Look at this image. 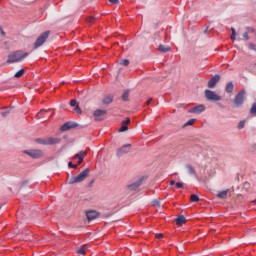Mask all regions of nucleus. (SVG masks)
I'll return each mask as SVG.
<instances>
[{"label": "nucleus", "mask_w": 256, "mask_h": 256, "mask_svg": "<svg viewBox=\"0 0 256 256\" xmlns=\"http://www.w3.org/2000/svg\"><path fill=\"white\" fill-rule=\"evenodd\" d=\"M29 54L23 51H14L10 55H8L7 63L8 64H14L21 62L23 59H26Z\"/></svg>", "instance_id": "f257e3e1"}, {"label": "nucleus", "mask_w": 256, "mask_h": 256, "mask_svg": "<svg viewBox=\"0 0 256 256\" xmlns=\"http://www.w3.org/2000/svg\"><path fill=\"white\" fill-rule=\"evenodd\" d=\"M89 174H90V170L85 169L79 175H77L76 177L69 178L68 184L73 185V184H77V183H80L82 181H85V179H87Z\"/></svg>", "instance_id": "f03ea898"}, {"label": "nucleus", "mask_w": 256, "mask_h": 256, "mask_svg": "<svg viewBox=\"0 0 256 256\" xmlns=\"http://www.w3.org/2000/svg\"><path fill=\"white\" fill-rule=\"evenodd\" d=\"M204 95L207 101H212V102L221 101V97L217 95L215 92H213L212 90H205Z\"/></svg>", "instance_id": "7ed1b4c3"}, {"label": "nucleus", "mask_w": 256, "mask_h": 256, "mask_svg": "<svg viewBox=\"0 0 256 256\" xmlns=\"http://www.w3.org/2000/svg\"><path fill=\"white\" fill-rule=\"evenodd\" d=\"M48 37H49V31H46L43 34H41L40 37H38V39H36V42H35L33 48L38 49L41 46H43V44L46 42Z\"/></svg>", "instance_id": "20e7f679"}, {"label": "nucleus", "mask_w": 256, "mask_h": 256, "mask_svg": "<svg viewBox=\"0 0 256 256\" xmlns=\"http://www.w3.org/2000/svg\"><path fill=\"white\" fill-rule=\"evenodd\" d=\"M244 102H245V91H241L234 98L235 108H240Z\"/></svg>", "instance_id": "39448f33"}, {"label": "nucleus", "mask_w": 256, "mask_h": 256, "mask_svg": "<svg viewBox=\"0 0 256 256\" xmlns=\"http://www.w3.org/2000/svg\"><path fill=\"white\" fill-rule=\"evenodd\" d=\"M129 152H131V144L122 145L121 148H118V150H116V156L121 157Z\"/></svg>", "instance_id": "423d86ee"}, {"label": "nucleus", "mask_w": 256, "mask_h": 256, "mask_svg": "<svg viewBox=\"0 0 256 256\" xmlns=\"http://www.w3.org/2000/svg\"><path fill=\"white\" fill-rule=\"evenodd\" d=\"M221 80V76L216 74L215 76L212 77L207 83L208 89H213L215 86H217V83Z\"/></svg>", "instance_id": "0eeeda50"}, {"label": "nucleus", "mask_w": 256, "mask_h": 256, "mask_svg": "<svg viewBox=\"0 0 256 256\" xmlns=\"http://www.w3.org/2000/svg\"><path fill=\"white\" fill-rule=\"evenodd\" d=\"M93 115L96 121H102L105 119V115H107V110H96Z\"/></svg>", "instance_id": "6e6552de"}, {"label": "nucleus", "mask_w": 256, "mask_h": 256, "mask_svg": "<svg viewBox=\"0 0 256 256\" xmlns=\"http://www.w3.org/2000/svg\"><path fill=\"white\" fill-rule=\"evenodd\" d=\"M25 154L32 157L33 159H40L41 157H43V152L41 150L25 151Z\"/></svg>", "instance_id": "1a4fd4ad"}, {"label": "nucleus", "mask_w": 256, "mask_h": 256, "mask_svg": "<svg viewBox=\"0 0 256 256\" xmlns=\"http://www.w3.org/2000/svg\"><path fill=\"white\" fill-rule=\"evenodd\" d=\"M79 127V124L76 122H66L61 126V131L65 132L74 128Z\"/></svg>", "instance_id": "9d476101"}, {"label": "nucleus", "mask_w": 256, "mask_h": 256, "mask_svg": "<svg viewBox=\"0 0 256 256\" xmlns=\"http://www.w3.org/2000/svg\"><path fill=\"white\" fill-rule=\"evenodd\" d=\"M206 110V107L203 104L198 105L195 108L188 110V113L201 114Z\"/></svg>", "instance_id": "9b49d317"}, {"label": "nucleus", "mask_w": 256, "mask_h": 256, "mask_svg": "<svg viewBox=\"0 0 256 256\" xmlns=\"http://www.w3.org/2000/svg\"><path fill=\"white\" fill-rule=\"evenodd\" d=\"M98 216H99V214L95 210H90V211L86 212V219H88L89 222L97 219Z\"/></svg>", "instance_id": "f8f14e48"}, {"label": "nucleus", "mask_w": 256, "mask_h": 256, "mask_svg": "<svg viewBox=\"0 0 256 256\" xmlns=\"http://www.w3.org/2000/svg\"><path fill=\"white\" fill-rule=\"evenodd\" d=\"M131 124V118H127L126 120L122 121V126L121 128H119V132L123 133L126 132L129 128L127 127V125Z\"/></svg>", "instance_id": "ddd939ff"}, {"label": "nucleus", "mask_w": 256, "mask_h": 256, "mask_svg": "<svg viewBox=\"0 0 256 256\" xmlns=\"http://www.w3.org/2000/svg\"><path fill=\"white\" fill-rule=\"evenodd\" d=\"M60 138H54V137H47L46 138V144L47 145H57L60 143Z\"/></svg>", "instance_id": "4468645a"}, {"label": "nucleus", "mask_w": 256, "mask_h": 256, "mask_svg": "<svg viewBox=\"0 0 256 256\" xmlns=\"http://www.w3.org/2000/svg\"><path fill=\"white\" fill-rule=\"evenodd\" d=\"M140 186H141V181H136V182L130 184L129 186H127V188L130 191H134V190L138 189Z\"/></svg>", "instance_id": "2eb2a0df"}, {"label": "nucleus", "mask_w": 256, "mask_h": 256, "mask_svg": "<svg viewBox=\"0 0 256 256\" xmlns=\"http://www.w3.org/2000/svg\"><path fill=\"white\" fill-rule=\"evenodd\" d=\"M225 91L227 94H231L234 91V83L232 81L226 84Z\"/></svg>", "instance_id": "dca6fc26"}, {"label": "nucleus", "mask_w": 256, "mask_h": 256, "mask_svg": "<svg viewBox=\"0 0 256 256\" xmlns=\"http://www.w3.org/2000/svg\"><path fill=\"white\" fill-rule=\"evenodd\" d=\"M186 222V219L184 216H179L176 218V225L181 227L182 225H184Z\"/></svg>", "instance_id": "f3484780"}, {"label": "nucleus", "mask_w": 256, "mask_h": 256, "mask_svg": "<svg viewBox=\"0 0 256 256\" xmlns=\"http://www.w3.org/2000/svg\"><path fill=\"white\" fill-rule=\"evenodd\" d=\"M227 193H229V189H227L226 191H220V193H218L216 197L220 198L221 200H226Z\"/></svg>", "instance_id": "a211bd4d"}, {"label": "nucleus", "mask_w": 256, "mask_h": 256, "mask_svg": "<svg viewBox=\"0 0 256 256\" xmlns=\"http://www.w3.org/2000/svg\"><path fill=\"white\" fill-rule=\"evenodd\" d=\"M89 246L88 244H84L82 246V248H79V250H77V254L79 255H85L86 251L88 250Z\"/></svg>", "instance_id": "6ab92c4d"}, {"label": "nucleus", "mask_w": 256, "mask_h": 256, "mask_svg": "<svg viewBox=\"0 0 256 256\" xmlns=\"http://www.w3.org/2000/svg\"><path fill=\"white\" fill-rule=\"evenodd\" d=\"M112 102H113L112 96H105L104 99L102 100V103L104 105H110Z\"/></svg>", "instance_id": "aec40b11"}, {"label": "nucleus", "mask_w": 256, "mask_h": 256, "mask_svg": "<svg viewBox=\"0 0 256 256\" xmlns=\"http://www.w3.org/2000/svg\"><path fill=\"white\" fill-rule=\"evenodd\" d=\"M185 168H187L188 174L193 175V176L196 175L195 168H193V166H191L190 164H187V166H185Z\"/></svg>", "instance_id": "412c9836"}, {"label": "nucleus", "mask_w": 256, "mask_h": 256, "mask_svg": "<svg viewBox=\"0 0 256 256\" xmlns=\"http://www.w3.org/2000/svg\"><path fill=\"white\" fill-rule=\"evenodd\" d=\"M158 51H160L162 53H168V52H170V47L169 46L160 45V46H158Z\"/></svg>", "instance_id": "4be33fe9"}, {"label": "nucleus", "mask_w": 256, "mask_h": 256, "mask_svg": "<svg viewBox=\"0 0 256 256\" xmlns=\"http://www.w3.org/2000/svg\"><path fill=\"white\" fill-rule=\"evenodd\" d=\"M129 93H130L129 90H125V91H124V93H123L122 96H121L122 101H124V102L129 101Z\"/></svg>", "instance_id": "5701e85b"}, {"label": "nucleus", "mask_w": 256, "mask_h": 256, "mask_svg": "<svg viewBox=\"0 0 256 256\" xmlns=\"http://www.w3.org/2000/svg\"><path fill=\"white\" fill-rule=\"evenodd\" d=\"M87 156V151H80L74 156V159L85 158Z\"/></svg>", "instance_id": "b1692460"}, {"label": "nucleus", "mask_w": 256, "mask_h": 256, "mask_svg": "<svg viewBox=\"0 0 256 256\" xmlns=\"http://www.w3.org/2000/svg\"><path fill=\"white\" fill-rule=\"evenodd\" d=\"M35 142L40 144V145H45V146L48 145L46 138H38V139L35 140Z\"/></svg>", "instance_id": "393cba45"}, {"label": "nucleus", "mask_w": 256, "mask_h": 256, "mask_svg": "<svg viewBox=\"0 0 256 256\" xmlns=\"http://www.w3.org/2000/svg\"><path fill=\"white\" fill-rule=\"evenodd\" d=\"M190 202L191 203H198L199 202V197L196 194H191Z\"/></svg>", "instance_id": "a878e982"}, {"label": "nucleus", "mask_w": 256, "mask_h": 256, "mask_svg": "<svg viewBox=\"0 0 256 256\" xmlns=\"http://www.w3.org/2000/svg\"><path fill=\"white\" fill-rule=\"evenodd\" d=\"M249 114L256 117V104H252L251 109L249 110Z\"/></svg>", "instance_id": "bb28decb"}, {"label": "nucleus", "mask_w": 256, "mask_h": 256, "mask_svg": "<svg viewBox=\"0 0 256 256\" xmlns=\"http://www.w3.org/2000/svg\"><path fill=\"white\" fill-rule=\"evenodd\" d=\"M95 21H96V18L93 16L86 18V23H88L90 25H93L95 23Z\"/></svg>", "instance_id": "cd10ccee"}, {"label": "nucleus", "mask_w": 256, "mask_h": 256, "mask_svg": "<svg viewBox=\"0 0 256 256\" xmlns=\"http://www.w3.org/2000/svg\"><path fill=\"white\" fill-rule=\"evenodd\" d=\"M24 75V69L19 70L14 74V78H21V76Z\"/></svg>", "instance_id": "c85d7f7f"}, {"label": "nucleus", "mask_w": 256, "mask_h": 256, "mask_svg": "<svg viewBox=\"0 0 256 256\" xmlns=\"http://www.w3.org/2000/svg\"><path fill=\"white\" fill-rule=\"evenodd\" d=\"M230 31L232 32V34L230 35V40L234 41L235 40V36L237 35L235 33V28L230 29Z\"/></svg>", "instance_id": "c756f323"}, {"label": "nucleus", "mask_w": 256, "mask_h": 256, "mask_svg": "<svg viewBox=\"0 0 256 256\" xmlns=\"http://www.w3.org/2000/svg\"><path fill=\"white\" fill-rule=\"evenodd\" d=\"M193 124H195V119H190V120H188L187 123L184 124V127H188V126L193 125Z\"/></svg>", "instance_id": "7c9ffc66"}, {"label": "nucleus", "mask_w": 256, "mask_h": 256, "mask_svg": "<svg viewBox=\"0 0 256 256\" xmlns=\"http://www.w3.org/2000/svg\"><path fill=\"white\" fill-rule=\"evenodd\" d=\"M243 128H245V120H241L238 124V129L242 130Z\"/></svg>", "instance_id": "2f4dec72"}, {"label": "nucleus", "mask_w": 256, "mask_h": 256, "mask_svg": "<svg viewBox=\"0 0 256 256\" xmlns=\"http://www.w3.org/2000/svg\"><path fill=\"white\" fill-rule=\"evenodd\" d=\"M119 64H121V65L124 66V67H127V66L129 65V60H128V59H126V60H121V62H120Z\"/></svg>", "instance_id": "473e14b6"}, {"label": "nucleus", "mask_w": 256, "mask_h": 256, "mask_svg": "<svg viewBox=\"0 0 256 256\" xmlns=\"http://www.w3.org/2000/svg\"><path fill=\"white\" fill-rule=\"evenodd\" d=\"M248 48H249V50H251V51H256V44H253V43L248 44Z\"/></svg>", "instance_id": "72a5a7b5"}, {"label": "nucleus", "mask_w": 256, "mask_h": 256, "mask_svg": "<svg viewBox=\"0 0 256 256\" xmlns=\"http://www.w3.org/2000/svg\"><path fill=\"white\" fill-rule=\"evenodd\" d=\"M69 105H71L72 107H77L79 106V103L76 100H71V102H69Z\"/></svg>", "instance_id": "f704fd0d"}, {"label": "nucleus", "mask_w": 256, "mask_h": 256, "mask_svg": "<svg viewBox=\"0 0 256 256\" xmlns=\"http://www.w3.org/2000/svg\"><path fill=\"white\" fill-rule=\"evenodd\" d=\"M74 113H77L78 115L82 114V110H80V107L77 105L76 108H74Z\"/></svg>", "instance_id": "c9c22d12"}, {"label": "nucleus", "mask_w": 256, "mask_h": 256, "mask_svg": "<svg viewBox=\"0 0 256 256\" xmlns=\"http://www.w3.org/2000/svg\"><path fill=\"white\" fill-rule=\"evenodd\" d=\"M176 187L177 189H182L184 187V184L182 182H177Z\"/></svg>", "instance_id": "e433bc0d"}, {"label": "nucleus", "mask_w": 256, "mask_h": 256, "mask_svg": "<svg viewBox=\"0 0 256 256\" xmlns=\"http://www.w3.org/2000/svg\"><path fill=\"white\" fill-rule=\"evenodd\" d=\"M242 36H243V38H244L245 41H248V40H249L248 32H244V33L242 34Z\"/></svg>", "instance_id": "4c0bfd02"}, {"label": "nucleus", "mask_w": 256, "mask_h": 256, "mask_svg": "<svg viewBox=\"0 0 256 256\" xmlns=\"http://www.w3.org/2000/svg\"><path fill=\"white\" fill-rule=\"evenodd\" d=\"M8 114H10V111H9V110L0 113V115H2L3 118H4V117H7Z\"/></svg>", "instance_id": "58836bf2"}, {"label": "nucleus", "mask_w": 256, "mask_h": 256, "mask_svg": "<svg viewBox=\"0 0 256 256\" xmlns=\"http://www.w3.org/2000/svg\"><path fill=\"white\" fill-rule=\"evenodd\" d=\"M69 168L77 169V164H73V162L68 163Z\"/></svg>", "instance_id": "ea45409f"}, {"label": "nucleus", "mask_w": 256, "mask_h": 256, "mask_svg": "<svg viewBox=\"0 0 256 256\" xmlns=\"http://www.w3.org/2000/svg\"><path fill=\"white\" fill-rule=\"evenodd\" d=\"M108 2H110V3H113V4H118L119 3V0H108Z\"/></svg>", "instance_id": "a19ab883"}, {"label": "nucleus", "mask_w": 256, "mask_h": 256, "mask_svg": "<svg viewBox=\"0 0 256 256\" xmlns=\"http://www.w3.org/2000/svg\"><path fill=\"white\" fill-rule=\"evenodd\" d=\"M155 238L162 239L163 238V234H155Z\"/></svg>", "instance_id": "79ce46f5"}, {"label": "nucleus", "mask_w": 256, "mask_h": 256, "mask_svg": "<svg viewBox=\"0 0 256 256\" xmlns=\"http://www.w3.org/2000/svg\"><path fill=\"white\" fill-rule=\"evenodd\" d=\"M0 35H2V37H5V32L1 27H0Z\"/></svg>", "instance_id": "37998d69"}, {"label": "nucleus", "mask_w": 256, "mask_h": 256, "mask_svg": "<svg viewBox=\"0 0 256 256\" xmlns=\"http://www.w3.org/2000/svg\"><path fill=\"white\" fill-rule=\"evenodd\" d=\"M169 185L174 186V185H176V182L174 180H171V182H169Z\"/></svg>", "instance_id": "c03bdc74"}, {"label": "nucleus", "mask_w": 256, "mask_h": 256, "mask_svg": "<svg viewBox=\"0 0 256 256\" xmlns=\"http://www.w3.org/2000/svg\"><path fill=\"white\" fill-rule=\"evenodd\" d=\"M77 159H79V162L77 164L78 165L82 164L84 158H77Z\"/></svg>", "instance_id": "a18cd8bd"}, {"label": "nucleus", "mask_w": 256, "mask_h": 256, "mask_svg": "<svg viewBox=\"0 0 256 256\" xmlns=\"http://www.w3.org/2000/svg\"><path fill=\"white\" fill-rule=\"evenodd\" d=\"M152 102V98H149L148 101L146 102V105H149Z\"/></svg>", "instance_id": "49530a36"}, {"label": "nucleus", "mask_w": 256, "mask_h": 256, "mask_svg": "<svg viewBox=\"0 0 256 256\" xmlns=\"http://www.w3.org/2000/svg\"><path fill=\"white\" fill-rule=\"evenodd\" d=\"M237 198H242V195L238 194Z\"/></svg>", "instance_id": "de8ad7c7"}, {"label": "nucleus", "mask_w": 256, "mask_h": 256, "mask_svg": "<svg viewBox=\"0 0 256 256\" xmlns=\"http://www.w3.org/2000/svg\"><path fill=\"white\" fill-rule=\"evenodd\" d=\"M154 204L158 206V205H159V202H154Z\"/></svg>", "instance_id": "09e8293b"}, {"label": "nucleus", "mask_w": 256, "mask_h": 256, "mask_svg": "<svg viewBox=\"0 0 256 256\" xmlns=\"http://www.w3.org/2000/svg\"><path fill=\"white\" fill-rule=\"evenodd\" d=\"M248 32H253V29H249Z\"/></svg>", "instance_id": "8fccbe9b"}, {"label": "nucleus", "mask_w": 256, "mask_h": 256, "mask_svg": "<svg viewBox=\"0 0 256 256\" xmlns=\"http://www.w3.org/2000/svg\"><path fill=\"white\" fill-rule=\"evenodd\" d=\"M252 203H256V200L252 201Z\"/></svg>", "instance_id": "3c124183"}, {"label": "nucleus", "mask_w": 256, "mask_h": 256, "mask_svg": "<svg viewBox=\"0 0 256 256\" xmlns=\"http://www.w3.org/2000/svg\"><path fill=\"white\" fill-rule=\"evenodd\" d=\"M256 65V64H255Z\"/></svg>", "instance_id": "603ef678"}]
</instances>
